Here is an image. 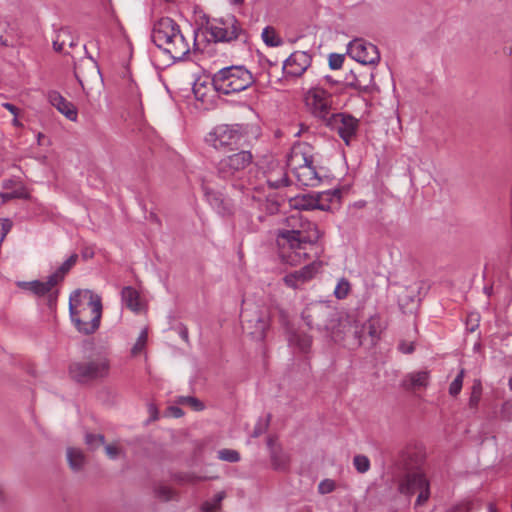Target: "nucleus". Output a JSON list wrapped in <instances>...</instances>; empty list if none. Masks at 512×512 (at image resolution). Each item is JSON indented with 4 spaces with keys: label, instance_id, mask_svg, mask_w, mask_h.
I'll return each instance as SVG.
<instances>
[{
    "label": "nucleus",
    "instance_id": "1",
    "mask_svg": "<svg viewBox=\"0 0 512 512\" xmlns=\"http://www.w3.org/2000/svg\"><path fill=\"white\" fill-rule=\"evenodd\" d=\"M321 237L317 225L304 218L299 212L286 218L285 227L277 231L276 243L282 263L297 266L310 259L318 258L317 243Z\"/></svg>",
    "mask_w": 512,
    "mask_h": 512
},
{
    "label": "nucleus",
    "instance_id": "2",
    "mask_svg": "<svg viewBox=\"0 0 512 512\" xmlns=\"http://www.w3.org/2000/svg\"><path fill=\"white\" fill-rule=\"evenodd\" d=\"M69 312L78 332L93 334L99 328L102 317L101 297L89 290H76L69 298Z\"/></svg>",
    "mask_w": 512,
    "mask_h": 512
},
{
    "label": "nucleus",
    "instance_id": "3",
    "mask_svg": "<svg viewBox=\"0 0 512 512\" xmlns=\"http://www.w3.org/2000/svg\"><path fill=\"white\" fill-rule=\"evenodd\" d=\"M302 319L310 329L325 332L335 342L343 339L350 321L342 317L337 309L323 302L312 303L302 312Z\"/></svg>",
    "mask_w": 512,
    "mask_h": 512
},
{
    "label": "nucleus",
    "instance_id": "4",
    "mask_svg": "<svg viewBox=\"0 0 512 512\" xmlns=\"http://www.w3.org/2000/svg\"><path fill=\"white\" fill-rule=\"evenodd\" d=\"M151 38L173 60H183L190 52L189 40L181 32L179 25L169 17H163L154 24Z\"/></svg>",
    "mask_w": 512,
    "mask_h": 512
},
{
    "label": "nucleus",
    "instance_id": "5",
    "mask_svg": "<svg viewBox=\"0 0 512 512\" xmlns=\"http://www.w3.org/2000/svg\"><path fill=\"white\" fill-rule=\"evenodd\" d=\"M253 159L252 153L248 150L226 155L216 163V176L228 183L232 189L245 193L249 189L246 170Z\"/></svg>",
    "mask_w": 512,
    "mask_h": 512
},
{
    "label": "nucleus",
    "instance_id": "6",
    "mask_svg": "<svg viewBox=\"0 0 512 512\" xmlns=\"http://www.w3.org/2000/svg\"><path fill=\"white\" fill-rule=\"evenodd\" d=\"M212 85L216 92L229 95L249 88L255 78L243 65L223 67L212 75Z\"/></svg>",
    "mask_w": 512,
    "mask_h": 512
},
{
    "label": "nucleus",
    "instance_id": "7",
    "mask_svg": "<svg viewBox=\"0 0 512 512\" xmlns=\"http://www.w3.org/2000/svg\"><path fill=\"white\" fill-rule=\"evenodd\" d=\"M110 373V360L98 355L87 361L73 362L69 366V375L78 383L86 384L107 378Z\"/></svg>",
    "mask_w": 512,
    "mask_h": 512
},
{
    "label": "nucleus",
    "instance_id": "8",
    "mask_svg": "<svg viewBox=\"0 0 512 512\" xmlns=\"http://www.w3.org/2000/svg\"><path fill=\"white\" fill-rule=\"evenodd\" d=\"M398 491L406 496L418 492L415 506H423L430 498V483L425 473L417 468L407 471L398 482Z\"/></svg>",
    "mask_w": 512,
    "mask_h": 512
},
{
    "label": "nucleus",
    "instance_id": "9",
    "mask_svg": "<svg viewBox=\"0 0 512 512\" xmlns=\"http://www.w3.org/2000/svg\"><path fill=\"white\" fill-rule=\"evenodd\" d=\"M205 29L214 42L230 43L244 34L241 23L234 15L207 21Z\"/></svg>",
    "mask_w": 512,
    "mask_h": 512
},
{
    "label": "nucleus",
    "instance_id": "10",
    "mask_svg": "<svg viewBox=\"0 0 512 512\" xmlns=\"http://www.w3.org/2000/svg\"><path fill=\"white\" fill-rule=\"evenodd\" d=\"M246 130L242 125L222 124L216 126L206 137V142L217 150H232L237 147L244 136Z\"/></svg>",
    "mask_w": 512,
    "mask_h": 512
},
{
    "label": "nucleus",
    "instance_id": "11",
    "mask_svg": "<svg viewBox=\"0 0 512 512\" xmlns=\"http://www.w3.org/2000/svg\"><path fill=\"white\" fill-rule=\"evenodd\" d=\"M241 323L244 333L254 340L262 341L269 327V317L258 306L246 307L241 312Z\"/></svg>",
    "mask_w": 512,
    "mask_h": 512
},
{
    "label": "nucleus",
    "instance_id": "12",
    "mask_svg": "<svg viewBox=\"0 0 512 512\" xmlns=\"http://www.w3.org/2000/svg\"><path fill=\"white\" fill-rule=\"evenodd\" d=\"M305 105L308 111L324 124L332 112V95L322 88H311L305 94Z\"/></svg>",
    "mask_w": 512,
    "mask_h": 512
},
{
    "label": "nucleus",
    "instance_id": "13",
    "mask_svg": "<svg viewBox=\"0 0 512 512\" xmlns=\"http://www.w3.org/2000/svg\"><path fill=\"white\" fill-rule=\"evenodd\" d=\"M325 125L335 131L344 143L349 146L356 137L360 121L353 115L345 112L333 113Z\"/></svg>",
    "mask_w": 512,
    "mask_h": 512
},
{
    "label": "nucleus",
    "instance_id": "14",
    "mask_svg": "<svg viewBox=\"0 0 512 512\" xmlns=\"http://www.w3.org/2000/svg\"><path fill=\"white\" fill-rule=\"evenodd\" d=\"M348 55L362 65L376 66L380 53L376 45L363 39L352 40L347 47Z\"/></svg>",
    "mask_w": 512,
    "mask_h": 512
},
{
    "label": "nucleus",
    "instance_id": "15",
    "mask_svg": "<svg viewBox=\"0 0 512 512\" xmlns=\"http://www.w3.org/2000/svg\"><path fill=\"white\" fill-rule=\"evenodd\" d=\"M59 283L53 278L52 275L48 276L47 281L34 280L30 282H21L19 286L25 290L31 291L34 295L42 297L47 295V303L50 308L56 306L59 291L54 289Z\"/></svg>",
    "mask_w": 512,
    "mask_h": 512
},
{
    "label": "nucleus",
    "instance_id": "16",
    "mask_svg": "<svg viewBox=\"0 0 512 512\" xmlns=\"http://www.w3.org/2000/svg\"><path fill=\"white\" fill-rule=\"evenodd\" d=\"M322 267L323 261L318 259L314 260L301 269L285 275L283 281L288 287L296 289L299 287V285L313 279L318 273H320Z\"/></svg>",
    "mask_w": 512,
    "mask_h": 512
},
{
    "label": "nucleus",
    "instance_id": "17",
    "mask_svg": "<svg viewBox=\"0 0 512 512\" xmlns=\"http://www.w3.org/2000/svg\"><path fill=\"white\" fill-rule=\"evenodd\" d=\"M309 163H314L312 147L305 142L293 145L287 158V167L292 173Z\"/></svg>",
    "mask_w": 512,
    "mask_h": 512
},
{
    "label": "nucleus",
    "instance_id": "18",
    "mask_svg": "<svg viewBox=\"0 0 512 512\" xmlns=\"http://www.w3.org/2000/svg\"><path fill=\"white\" fill-rule=\"evenodd\" d=\"M310 54L304 51L293 52L284 62L283 70L286 75L301 76L311 65Z\"/></svg>",
    "mask_w": 512,
    "mask_h": 512
},
{
    "label": "nucleus",
    "instance_id": "19",
    "mask_svg": "<svg viewBox=\"0 0 512 512\" xmlns=\"http://www.w3.org/2000/svg\"><path fill=\"white\" fill-rule=\"evenodd\" d=\"M48 101L61 114L70 121H76L78 117L77 108L72 102L67 101L58 91L52 90L48 92Z\"/></svg>",
    "mask_w": 512,
    "mask_h": 512
},
{
    "label": "nucleus",
    "instance_id": "20",
    "mask_svg": "<svg viewBox=\"0 0 512 512\" xmlns=\"http://www.w3.org/2000/svg\"><path fill=\"white\" fill-rule=\"evenodd\" d=\"M382 332V324L379 316H371L361 327V330H355V336L361 344L366 335L371 338V342L374 343L379 339Z\"/></svg>",
    "mask_w": 512,
    "mask_h": 512
},
{
    "label": "nucleus",
    "instance_id": "21",
    "mask_svg": "<svg viewBox=\"0 0 512 512\" xmlns=\"http://www.w3.org/2000/svg\"><path fill=\"white\" fill-rule=\"evenodd\" d=\"M296 177L297 184L305 187H316L321 182V177L318 175L313 163L304 165L300 169L293 172Z\"/></svg>",
    "mask_w": 512,
    "mask_h": 512
},
{
    "label": "nucleus",
    "instance_id": "22",
    "mask_svg": "<svg viewBox=\"0 0 512 512\" xmlns=\"http://www.w3.org/2000/svg\"><path fill=\"white\" fill-rule=\"evenodd\" d=\"M265 177L266 183L272 189H278L289 184L287 172L279 163H272Z\"/></svg>",
    "mask_w": 512,
    "mask_h": 512
},
{
    "label": "nucleus",
    "instance_id": "23",
    "mask_svg": "<svg viewBox=\"0 0 512 512\" xmlns=\"http://www.w3.org/2000/svg\"><path fill=\"white\" fill-rule=\"evenodd\" d=\"M430 372L427 370L415 371L408 373L403 381L402 386L407 390H416L426 388L429 385Z\"/></svg>",
    "mask_w": 512,
    "mask_h": 512
},
{
    "label": "nucleus",
    "instance_id": "24",
    "mask_svg": "<svg viewBox=\"0 0 512 512\" xmlns=\"http://www.w3.org/2000/svg\"><path fill=\"white\" fill-rule=\"evenodd\" d=\"M293 206L297 210H322L328 211V206L322 203L315 194H305L294 199Z\"/></svg>",
    "mask_w": 512,
    "mask_h": 512
},
{
    "label": "nucleus",
    "instance_id": "25",
    "mask_svg": "<svg viewBox=\"0 0 512 512\" xmlns=\"http://www.w3.org/2000/svg\"><path fill=\"white\" fill-rule=\"evenodd\" d=\"M373 72L370 71H352V80L347 81V86L358 90L359 92H367L373 83Z\"/></svg>",
    "mask_w": 512,
    "mask_h": 512
},
{
    "label": "nucleus",
    "instance_id": "26",
    "mask_svg": "<svg viewBox=\"0 0 512 512\" xmlns=\"http://www.w3.org/2000/svg\"><path fill=\"white\" fill-rule=\"evenodd\" d=\"M121 299L123 304L131 311L135 313L141 311L140 294L135 288L131 286L124 287L121 291Z\"/></svg>",
    "mask_w": 512,
    "mask_h": 512
},
{
    "label": "nucleus",
    "instance_id": "27",
    "mask_svg": "<svg viewBox=\"0 0 512 512\" xmlns=\"http://www.w3.org/2000/svg\"><path fill=\"white\" fill-rule=\"evenodd\" d=\"M67 461L70 468L78 472L84 467L86 457L81 449L70 447L67 449Z\"/></svg>",
    "mask_w": 512,
    "mask_h": 512
},
{
    "label": "nucleus",
    "instance_id": "28",
    "mask_svg": "<svg viewBox=\"0 0 512 512\" xmlns=\"http://www.w3.org/2000/svg\"><path fill=\"white\" fill-rule=\"evenodd\" d=\"M268 445L270 447V455L273 466L276 469L285 468L288 464V457L283 453L281 448L273 446L271 439L268 441Z\"/></svg>",
    "mask_w": 512,
    "mask_h": 512
},
{
    "label": "nucleus",
    "instance_id": "29",
    "mask_svg": "<svg viewBox=\"0 0 512 512\" xmlns=\"http://www.w3.org/2000/svg\"><path fill=\"white\" fill-rule=\"evenodd\" d=\"M289 342L302 352H307L312 345V337L302 332H293L289 337Z\"/></svg>",
    "mask_w": 512,
    "mask_h": 512
},
{
    "label": "nucleus",
    "instance_id": "30",
    "mask_svg": "<svg viewBox=\"0 0 512 512\" xmlns=\"http://www.w3.org/2000/svg\"><path fill=\"white\" fill-rule=\"evenodd\" d=\"M78 260V255L76 253L72 254L66 261L62 263V265L53 273L51 274L53 278L58 282L61 283L65 275L71 270V268L76 264Z\"/></svg>",
    "mask_w": 512,
    "mask_h": 512
},
{
    "label": "nucleus",
    "instance_id": "31",
    "mask_svg": "<svg viewBox=\"0 0 512 512\" xmlns=\"http://www.w3.org/2000/svg\"><path fill=\"white\" fill-rule=\"evenodd\" d=\"M482 396V383L479 379H475L471 388V394L468 401V406L472 410L478 408Z\"/></svg>",
    "mask_w": 512,
    "mask_h": 512
},
{
    "label": "nucleus",
    "instance_id": "32",
    "mask_svg": "<svg viewBox=\"0 0 512 512\" xmlns=\"http://www.w3.org/2000/svg\"><path fill=\"white\" fill-rule=\"evenodd\" d=\"M122 80H123V84L126 85L128 97L131 100L139 101L140 100V93H139L138 87L134 83V81L131 79L130 73L128 71H125Z\"/></svg>",
    "mask_w": 512,
    "mask_h": 512
},
{
    "label": "nucleus",
    "instance_id": "33",
    "mask_svg": "<svg viewBox=\"0 0 512 512\" xmlns=\"http://www.w3.org/2000/svg\"><path fill=\"white\" fill-rule=\"evenodd\" d=\"M262 39L264 43L270 47H277L282 44L281 38L276 34L274 28L265 27L262 31Z\"/></svg>",
    "mask_w": 512,
    "mask_h": 512
},
{
    "label": "nucleus",
    "instance_id": "34",
    "mask_svg": "<svg viewBox=\"0 0 512 512\" xmlns=\"http://www.w3.org/2000/svg\"><path fill=\"white\" fill-rule=\"evenodd\" d=\"M316 197L324 204L328 206V211L331 209V202L336 199L339 200L341 197V191L339 189L327 190L316 193Z\"/></svg>",
    "mask_w": 512,
    "mask_h": 512
},
{
    "label": "nucleus",
    "instance_id": "35",
    "mask_svg": "<svg viewBox=\"0 0 512 512\" xmlns=\"http://www.w3.org/2000/svg\"><path fill=\"white\" fill-rule=\"evenodd\" d=\"M84 64H87L90 67L92 73L99 72L98 65L96 61L93 60V58L89 57L85 61H81L80 64L74 66V74L80 84H82V66Z\"/></svg>",
    "mask_w": 512,
    "mask_h": 512
},
{
    "label": "nucleus",
    "instance_id": "36",
    "mask_svg": "<svg viewBox=\"0 0 512 512\" xmlns=\"http://www.w3.org/2000/svg\"><path fill=\"white\" fill-rule=\"evenodd\" d=\"M84 442L90 450H96L105 443V437L103 434L86 433Z\"/></svg>",
    "mask_w": 512,
    "mask_h": 512
},
{
    "label": "nucleus",
    "instance_id": "37",
    "mask_svg": "<svg viewBox=\"0 0 512 512\" xmlns=\"http://www.w3.org/2000/svg\"><path fill=\"white\" fill-rule=\"evenodd\" d=\"M465 376V369H460L459 373L455 377V379L451 382L449 386V394L452 397H456L461 392L462 386H463V379Z\"/></svg>",
    "mask_w": 512,
    "mask_h": 512
},
{
    "label": "nucleus",
    "instance_id": "38",
    "mask_svg": "<svg viewBox=\"0 0 512 512\" xmlns=\"http://www.w3.org/2000/svg\"><path fill=\"white\" fill-rule=\"evenodd\" d=\"M0 197L4 202H6L12 199H27L29 198V193L25 187L20 186L12 192L0 193Z\"/></svg>",
    "mask_w": 512,
    "mask_h": 512
},
{
    "label": "nucleus",
    "instance_id": "39",
    "mask_svg": "<svg viewBox=\"0 0 512 512\" xmlns=\"http://www.w3.org/2000/svg\"><path fill=\"white\" fill-rule=\"evenodd\" d=\"M349 292H350V283L346 278L342 277L338 281V283L335 287L334 296L337 299L342 300L348 296Z\"/></svg>",
    "mask_w": 512,
    "mask_h": 512
},
{
    "label": "nucleus",
    "instance_id": "40",
    "mask_svg": "<svg viewBox=\"0 0 512 512\" xmlns=\"http://www.w3.org/2000/svg\"><path fill=\"white\" fill-rule=\"evenodd\" d=\"M353 465L357 472L364 474L370 469V460L365 455H356L353 458Z\"/></svg>",
    "mask_w": 512,
    "mask_h": 512
},
{
    "label": "nucleus",
    "instance_id": "41",
    "mask_svg": "<svg viewBox=\"0 0 512 512\" xmlns=\"http://www.w3.org/2000/svg\"><path fill=\"white\" fill-rule=\"evenodd\" d=\"M218 458L222 461L236 463L240 461V454L233 449H222L218 451Z\"/></svg>",
    "mask_w": 512,
    "mask_h": 512
},
{
    "label": "nucleus",
    "instance_id": "42",
    "mask_svg": "<svg viewBox=\"0 0 512 512\" xmlns=\"http://www.w3.org/2000/svg\"><path fill=\"white\" fill-rule=\"evenodd\" d=\"M147 339H148V333H147V330L144 329L139 334L136 343L133 345V347L131 349V354L133 356L138 355L139 353H141L144 350L146 343H147Z\"/></svg>",
    "mask_w": 512,
    "mask_h": 512
},
{
    "label": "nucleus",
    "instance_id": "43",
    "mask_svg": "<svg viewBox=\"0 0 512 512\" xmlns=\"http://www.w3.org/2000/svg\"><path fill=\"white\" fill-rule=\"evenodd\" d=\"M179 403L190 406L195 411L204 409V404L197 398L192 396L180 397Z\"/></svg>",
    "mask_w": 512,
    "mask_h": 512
},
{
    "label": "nucleus",
    "instance_id": "44",
    "mask_svg": "<svg viewBox=\"0 0 512 512\" xmlns=\"http://www.w3.org/2000/svg\"><path fill=\"white\" fill-rule=\"evenodd\" d=\"M336 489V483L332 479H324L318 485V492L322 495L329 494Z\"/></svg>",
    "mask_w": 512,
    "mask_h": 512
},
{
    "label": "nucleus",
    "instance_id": "45",
    "mask_svg": "<svg viewBox=\"0 0 512 512\" xmlns=\"http://www.w3.org/2000/svg\"><path fill=\"white\" fill-rule=\"evenodd\" d=\"M155 493H156L157 497H159L160 499H162L164 501L171 500L174 495V491L168 486H159L155 490Z\"/></svg>",
    "mask_w": 512,
    "mask_h": 512
},
{
    "label": "nucleus",
    "instance_id": "46",
    "mask_svg": "<svg viewBox=\"0 0 512 512\" xmlns=\"http://www.w3.org/2000/svg\"><path fill=\"white\" fill-rule=\"evenodd\" d=\"M344 62L342 54L332 53L329 55V67L333 70L340 69Z\"/></svg>",
    "mask_w": 512,
    "mask_h": 512
},
{
    "label": "nucleus",
    "instance_id": "47",
    "mask_svg": "<svg viewBox=\"0 0 512 512\" xmlns=\"http://www.w3.org/2000/svg\"><path fill=\"white\" fill-rule=\"evenodd\" d=\"M8 28L9 23L6 20L0 18V43L5 46H7V40L4 39V35L7 32Z\"/></svg>",
    "mask_w": 512,
    "mask_h": 512
},
{
    "label": "nucleus",
    "instance_id": "48",
    "mask_svg": "<svg viewBox=\"0 0 512 512\" xmlns=\"http://www.w3.org/2000/svg\"><path fill=\"white\" fill-rule=\"evenodd\" d=\"M217 509H220V506H217L214 501L213 502L205 501L201 505L202 512H215Z\"/></svg>",
    "mask_w": 512,
    "mask_h": 512
},
{
    "label": "nucleus",
    "instance_id": "49",
    "mask_svg": "<svg viewBox=\"0 0 512 512\" xmlns=\"http://www.w3.org/2000/svg\"><path fill=\"white\" fill-rule=\"evenodd\" d=\"M399 350L402 353L410 354L414 351V344L412 342H401L399 344Z\"/></svg>",
    "mask_w": 512,
    "mask_h": 512
},
{
    "label": "nucleus",
    "instance_id": "50",
    "mask_svg": "<svg viewBox=\"0 0 512 512\" xmlns=\"http://www.w3.org/2000/svg\"><path fill=\"white\" fill-rule=\"evenodd\" d=\"M105 452L111 459H115L119 454V449L114 445H106Z\"/></svg>",
    "mask_w": 512,
    "mask_h": 512
},
{
    "label": "nucleus",
    "instance_id": "51",
    "mask_svg": "<svg viewBox=\"0 0 512 512\" xmlns=\"http://www.w3.org/2000/svg\"><path fill=\"white\" fill-rule=\"evenodd\" d=\"M178 331H179V335L180 337L186 342L188 343L189 342V333H188V329L185 325H180L178 327Z\"/></svg>",
    "mask_w": 512,
    "mask_h": 512
},
{
    "label": "nucleus",
    "instance_id": "52",
    "mask_svg": "<svg viewBox=\"0 0 512 512\" xmlns=\"http://www.w3.org/2000/svg\"><path fill=\"white\" fill-rule=\"evenodd\" d=\"M170 412L176 418H179L184 414L183 410L177 406L170 407Z\"/></svg>",
    "mask_w": 512,
    "mask_h": 512
},
{
    "label": "nucleus",
    "instance_id": "53",
    "mask_svg": "<svg viewBox=\"0 0 512 512\" xmlns=\"http://www.w3.org/2000/svg\"><path fill=\"white\" fill-rule=\"evenodd\" d=\"M3 107L7 109L9 112H11L13 115L17 116L18 108L15 105L7 102L3 104Z\"/></svg>",
    "mask_w": 512,
    "mask_h": 512
},
{
    "label": "nucleus",
    "instance_id": "54",
    "mask_svg": "<svg viewBox=\"0 0 512 512\" xmlns=\"http://www.w3.org/2000/svg\"><path fill=\"white\" fill-rule=\"evenodd\" d=\"M226 497V493L224 491H221L215 495L214 502L217 506H221L222 500Z\"/></svg>",
    "mask_w": 512,
    "mask_h": 512
},
{
    "label": "nucleus",
    "instance_id": "55",
    "mask_svg": "<svg viewBox=\"0 0 512 512\" xmlns=\"http://www.w3.org/2000/svg\"><path fill=\"white\" fill-rule=\"evenodd\" d=\"M63 46H64V43L63 42H59L57 40H55L53 42V48L56 52H61L63 50Z\"/></svg>",
    "mask_w": 512,
    "mask_h": 512
},
{
    "label": "nucleus",
    "instance_id": "56",
    "mask_svg": "<svg viewBox=\"0 0 512 512\" xmlns=\"http://www.w3.org/2000/svg\"><path fill=\"white\" fill-rule=\"evenodd\" d=\"M82 256H83V258H85V259L92 258V257H93V252H92V251L85 250V251H83Z\"/></svg>",
    "mask_w": 512,
    "mask_h": 512
},
{
    "label": "nucleus",
    "instance_id": "57",
    "mask_svg": "<svg viewBox=\"0 0 512 512\" xmlns=\"http://www.w3.org/2000/svg\"><path fill=\"white\" fill-rule=\"evenodd\" d=\"M232 5H242L244 0H228Z\"/></svg>",
    "mask_w": 512,
    "mask_h": 512
},
{
    "label": "nucleus",
    "instance_id": "58",
    "mask_svg": "<svg viewBox=\"0 0 512 512\" xmlns=\"http://www.w3.org/2000/svg\"><path fill=\"white\" fill-rule=\"evenodd\" d=\"M407 304V302H405V298L400 296L399 297V305L402 309H404V306Z\"/></svg>",
    "mask_w": 512,
    "mask_h": 512
},
{
    "label": "nucleus",
    "instance_id": "59",
    "mask_svg": "<svg viewBox=\"0 0 512 512\" xmlns=\"http://www.w3.org/2000/svg\"><path fill=\"white\" fill-rule=\"evenodd\" d=\"M488 512H497L495 506L493 504H489L488 506Z\"/></svg>",
    "mask_w": 512,
    "mask_h": 512
},
{
    "label": "nucleus",
    "instance_id": "60",
    "mask_svg": "<svg viewBox=\"0 0 512 512\" xmlns=\"http://www.w3.org/2000/svg\"><path fill=\"white\" fill-rule=\"evenodd\" d=\"M508 384H509L510 390H512V378L509 379V383Z\"/></svg>",
    "mask_w": 512,
    "mask_h": 512
},
{
    "label": "nucleus",
    "instance_id": "61",
    "mask_svg": "<svg viewBox=\"0 0 512 512\" xmlns=\"http://www.w3.org/2000/svg\"><path fill=\"white\" fill-rule=\"evenodd\" d=\"M327 81H331V78L329 76L325 77Z\"/></svg>",
    "mask_w": 512,
    "mask_h": 512
},
{
    "label": "nucleus",
    "instance_id": "62",
    "mask_svg": "<svg viewBox=\"0 0 512 512\" xmlns=\"http://www.w3.org/2000/svg\"><path fill=\"white\" fill-rule=\"evenodd\" d=\"M508 406H509V404H508V403H506V404L504 405V409H507V408H508Z\"/></svg>",
    "mask_w": 512,
    "mask_h": 512
},
{
    "label": "nucleus",
    "instance_id": "63",
    "mask_svg": "<svg viewBox=\"0 0 512 512\" xmlns=\"http://www.w3.org/2000/svg\"><path fill=\"white\" fill-rule=\"evenodd\" d=\"M254 436H258V430H255Z\"/></svg>",
    "mask_w": 512,
    "mask_h": 512
},
{
    "label": "nucleus",
    "instance_id": "64",
    "mask_svg": "<svg viewBox=\"0 0 512 512\" xmlns=\"http://www.w3.org/2000/svg\"><path fill=\"white\" fill-rule=\"evenodd\" d=\"M254 436H258V430H255Z\"/></svg>",
    "mask_w": 512,
    "mask_h": 512
}]
</instances>
